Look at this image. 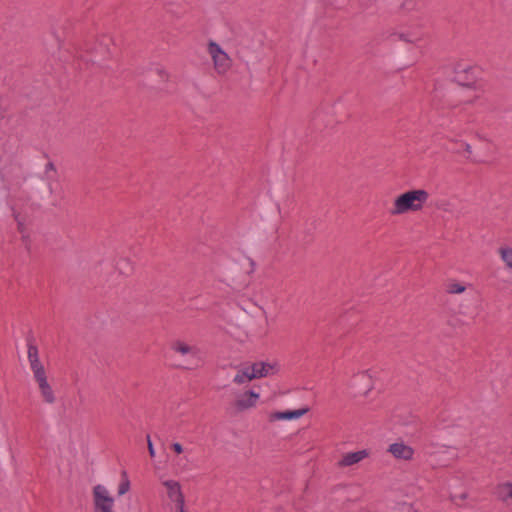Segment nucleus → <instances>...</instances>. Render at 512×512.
Masks as SVG:
<instances>
[{
  "label": "nucleus",
  "instance_id": "nucleus-11",
  "mask_svg": "<svg viewBox=\"0 0 512 512\" xmlns=\"http://www.w3.org/2000/svg\"><path fill=\"white\" fill-rule=\"evenodd\" d=\"M497 499L507 505L512 504V482H503L496 486Z\"/></svg>",
  "mask_w": 512,
  "mask_h": 512
},
{
  "label": "nucleus",
  "instance_id": "nucleus-4",
  "mask_svg": "<svg viewBox=\"0 0 512 512\" xmlns=\"http://www.w3.org/2000/svg\"><path fill=\"white\" fill-rule=\"evenodd\" d=\"M93 512H114V498L110 495L108 489L97 484L92 490Z\"/></svg>",
  "mask_w": 512,
  "mask_h": 512
},
{
  "label": "nucleus",
  "instance_id": "nucleus-2",
  "mask_svg": "<svg viewBox=\"0 0 512 512\" xmlns=\"http://www.w3.org/2000/svg\"><path fill=\"white\" fill-rule=\"evenodd\" d=\"M170 349L180 357L179 362L175 365L177 368L191 370L198 368L203 362L202 352L195 344L175 340L171 342Z\"/></svg>",
  "mask_w": 512,
  "mask_h": 512
},
{
  "label": "nucleus",
  "instance_id": "nucleus-1",
  "mask_svg": "<svg viewBox=\"0 0 512 512\" xmlns=\"http://www.w3.org/2000/svg\"><path fill=\"white\" fill-rule=\"evenodd\" d=\"M428 199L429 193L424 189L406 191L395 198L389 213L392 216H397L421 211Z\"/></svg>",
  "mask_w": 512,
  "mask_h": 512
},
{
  "label": "nucleus",
  "instance_id": "nucleus-25",
  "mask_svg": "<svg viewBox=\"0 0 512 512\" xmlns=\"http://www.w3.org/2000/svg\"><path fill=\"white\" fill-rule=\"evenodd\" d=\"M178 512H188L185 510L184 506H179V507H176Z\"/></svg>",
  "mask_w": 512,
  "mask_h": 512
},
{
  "label": "nucleus",
  "instance_id": "nucleus-3",
  "mask_svg": "<svg viewBox=\"0 0 512 512\" xmlns=\"http://www.w3.org/2000/svg\"><path fill=\"white\" fill-rule=\"evenodd\" d=\"M207 50L213 60L214 69L220 75L225 74L232 65L229 55L214 41H209Z\"/></svg>",
  "mask_w": 512,
  "mask_h": 512
},
{
  "label": "nucleus",
  "instance_id": "nucleus-20",
  "mask_svg": "<svg viewBox=\"0 0 512 512\" xmlns=\"http://www.w3.org/2000/svg\"><path fill=\"white\" fill-rule=\"evenodd\" d=\"M466 290V287L458 282L449 283L447 285V292L449 294H460Z\"/></svg>",
  "mask_w": 512,
  "mask_h": 512
},
{
  "label": "nucleus",
  "instance_id": "nucleus-7",
  "mask_svg": "<svg viewBox=\"0 0 512 512\" xmlns=\"http://www.w3.org/2000/svg\"><path fill=\"white\" fill-rule=\"evenodd\" d=\"M387 451L391 453L394 458L404 461H410L414 456V449L403 441L390 444Z\"/></svg>",
  "mask_w": 512,
  "mask_h": 512
},
{
  "label": "nucleus",
  "instance_id": "nucleus-24",
  "mask_svg": "<svg viewBox=\"0 0 512 512\" xmlns=\"http://www.w3.org/2000/svg\"><path fill=\"white\" fill-rule=\"evenodd\" d=\"M463 147L465 149V151L468 153V154H471L472 153V147L470 144L468 143H463Z\"/></svg>",
  "mask_w": 512,
  "mask_h": 512
},
{
  "label": "nucleus",
  "instance_id": "nucleus-14",
  "mask_svg": "<svg viewBox=\"0 0 512 512\" xmlns=\"http://www.w3.org/2000/svg\"><path fill=\"white\" fill-rule=\"evenodd\" d=\"M393 41H404L407 43H416L420 37L417 35L407 34V33H393L391 35Z\"/></svg>",
  "mask_w": 512,
  "mask_h": 512
},
{
  "label": "nucleus",
  "instance_id": "nucleus-13",
  "mask_svg": "<svg viewBox=\"0 0 512 512\" xmlns=\"http://www.w3.org/2000/svg\"><path fill=\"white\" fill-rule=\"evenodd\" d=\"M253 379H255V374L251 371V366H246L237 372L233 378V382L241 385Z\"/></svg>",
  "mask_w": 512,
  "mask_h": 512
},
{
  "label": "nucleus",
  "instance_id": "nucleus-16",
  "mask_svg": "<svg viewBox=\"0 0 512 512\" xmlns=\"http://www.w3.org/2000/svg\"><path fill=\"white\" fill-rule=\"evenodd\" d=\"M472 90L474 94L472 96H464V98L462 99V103L467 105H474L477 102V100L480 99L482 90L476 86H473Z\"/></svg>",
  "mask_w": 512,
  "mask_h": 512
},
{
  "label": "nucleus",
  "instance_id": "nucleus-18",
  "mask_svg": "<svg viewBox=\"0 0 512 512\" xmlns=\"http://www.w3.org/2000/svg\"><path fill=\"white\" fill-rule=\"evenodd\" d=\"M44 174L46 176V178L48 180H54L56 179V176H57V169H56V166L53 162L49 161L46 165H45V170H44Z\"/></svg>",
  "mask_w": 512,
  "mask_h": 512
},
{
  "label": "nucleus",
  "instance_id": "nucleus-10",
  "mask_svg": "<svg viewBox=\"0 0 512 512\" xmlns=\"http://www.w3.org/2000/svg\"><path fill=\"white\" fill-rule=\"evenodd\" d=\"M369 455L367 450H359L356 452H349L342 456V458L337 462V467L344 468L349 467L352 465H355L365 458H367Z\"/></svg>",
  "mask_w": 512,
  "mask_h": 512
},
{
  "label": "nucleus",
  "instance_id": "nucleus-19",
  "mask_svg": "<svg viewBox=\"0 0 512 512\" xmlns=\"http://www.w3.org/2000/svg\"><path fill=\"white\" fill-rule=\"evenodd\" d=\"M33 375H34L36 382L38 383L40 390L50 386L47 381L46 371L39 372V373H36Z\"/></svg>",
  "mask_w": 512,
  "mask_h": 512
},
{
  "label": "nucleus",
  "instance_id": "nucleus-23",
  "mask_svg": "<svg viewBox=\"0 0 512 512\" xmlns=\"http://www.w3.org/2000/svg\"><path fill=\"white\" fill-rule=\"evenodd\" d=\"M172 449L177 453L181 454L183 452V447L180 443L176 442L172 444Z\"/></svg>",
  "mask_w": 512,
  "mask_h": 512
},
{
  "label": "nucleus",
  "instance_id": "nucleus-6",
  "mask_svg": "<svg viewBox=\"0 0 512 512\" xmlns=\"http://www.w3.org/2000/svg\"><path fill=\"white\" fill-rule=\"evenodd\" d=\"M163 485L167 489L168 498L175 502L176 507L185 506V498L182 492L181 485L176 480H166Z\"/></svg>",
  "mask_w": 512,
  "mask_h": 512
},
{
  "label": "nucleus",
  "instance_id": "nucleus-15",
  "mask_svg": "<svg viewBox=\"0 0 512 512\" xmlns=\"http://www.w3.org/2000/svg\"><path fill=\"white\" fill-rule=\"evenodd\" d=\"M121 483L118 486V495L123 496L130 490V481L127 472L124 470L121 472Z\"/></svg>",
  "mask_w": 512,
  "mask_h": 512
},
{
  "label": "nucleus",
  "instance_id": "nucleus-9",
  "mask_svg": "<svg viewBox=\"0 0 512 512\" xmlns=\"http://www.w3.org/2000/svg\"><path fill=\"white\" fill-rule=\"evenodd\" d=\"M27 348V357L33 374L45 371V368L39 358L38 348L32 340H28Z\"/></svg>",
  "mask_w": 512,
  "mask_h": 512
},
{
  "label": "nucleus",
  "instance_id": "nucleus-17",
  "mask_svg": "<svg viewBox=\"0 0 512 512\" xmlns=\"http://www.w3.org/2000/svg\"><path fill=\"white\" fill-rule=\"evenodd\" d=\"M501 259L505 262L506 266L512 269V248L501 247L499 249Z\"/></svg>",
  "mask_w": 512,
  "mask_h": 512
},
{
  "label": "nucleus",
  "instance_id": "nucleus-5",
  "mask_svg": "<svg viewBox=\"0 0 512 512\" xmlns=\"http://www.w3.org/2000/svg\"><path fill=\"white\" fill-rule=\"evenodd\" d=\"M259 397V393L249 390L237 395L233 405L237 412H242L255 407Z\"/></svg>",
  "mask_w": 512,
  "mask_h": 512
},
{
  "label": "nucleus",
  "instance_id": "nucleus-8",
  "mask_svg": "<svg viewBox=\"0 0 512 512\" xmlns=\"http://www.w3.org/2000/svg\"><path fill=\"white\" fill-rule=\"evenodd\" d=\"M251 366V371L255 374V379L268 377L276 374L279 371L277 362H255Z\"/></svg>",
  "mask_w": 512,
  "mask_h": 512
},
{
  "label": "nucleus",
  "instance_id": "nucleus-22",
  "mask_svg": "<svg viewBox=\"0 0 512 512\" xmlns=\"http://www.w3.org/2000/svg\"><path fill=\"white\" fill-rule=\"evenodd\" d=\"M146 440H147L149 455H150V457L153 458L155 456V450H154L150 435H147Z\"/></svg>",
  "mask_w": 512,
  "mask_h": 512
},
{
  "label": "nucleus",
  "instance_id": "nucleus-21",
  "mask_svg": "<svg viewBox=\"0 0 512 512\" xmlns=\"http://www.w3.org/2000/svg\"><path fill=\"white\" fill-rule=\"evenodd\" d=\"M40 392L46 403L52 404L55 402V396L51 386L41 389Z\"/></svg>",
  "mask_w": 512,
  "mask_h": 512
},
{
  "label": "nucleus",
  "instance_id": "nucleus-12",
  "mask_svg": "<svg viewBox=\"0 0 512 512\" xmlns=\"http://www.w3.org/2000/svg\"><path fill=\"white\" fill-rule=\"evenodd\" d=\"M309 411L308 408H301L297 410L292 411H285V412H275L271 414L270 419L271 420H291V419H298L305 415Z\"/></svg>",
  "mask_w": 512,
  "mask_h": 512
}]
</instances>
